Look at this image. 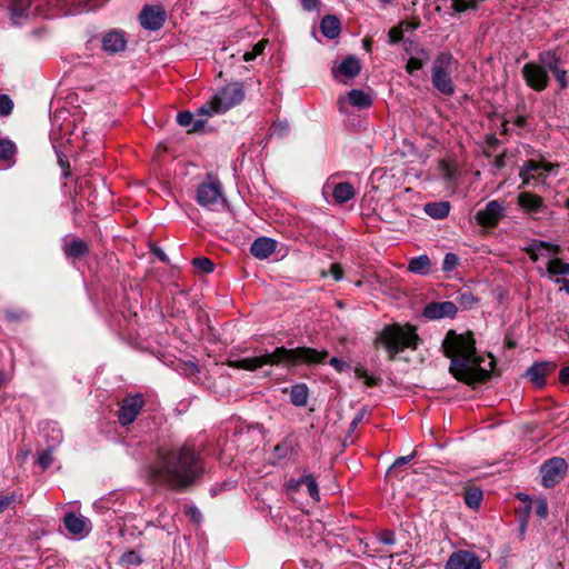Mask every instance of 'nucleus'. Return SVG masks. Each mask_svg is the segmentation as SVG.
Returning <instances> with one entry per match:
<instances>
[{"label":"nucleus","instance_id":"obj_19","mask_svg":"<svg viewBox=\"0 0 569 569\" xmlns=\"http://www.w3.org/2000/svg\"><path fill=\"white\" fill-rule=\"evenodd\" d=\"M518 204L529 213H537L543 208V199L536 193L525 191L519 193Z\"/></svg>","mask_w":569,"mask_h":569},{"label":"nucleus","instance_id":"obj_55","mask_svg":"<svg viewBox=\"0 0 569 569\" xmlns=\"http://www.w3.org/2000/svg\"><path fill=\"white\" fill-rule=\"evenodd\" d=\"M182 370L187 376H194L199 372V367L192 361H187L183 363Z\"/></svg>","mask_w":569,"mask_h":569},{"label":"nucleus","instance_id":"obj_64","mask_svg":"<svg viewBox=\"0 0 569 569\" xmlns=\"http://www.w3.org/2000/svg\"><path fill=\"white\" fill-rule=\"evenodd\" d=\"M559 381L565 386L569 385V366L559 371Z\"/></svg>","mask_w":569,"mask_h":569},{"label":"nucleus","instance_id":"obj_41","mask_svg":"<svg viewBox=\"0 0 569 569\" xmlns=\"http://www.w3.org/2000/svg\"><path fill=\"white\" fill-rule=\"evenodd\" d=\"M22 496L17 493H11L7 496H0V515L4 512L11 505L21 502Z\"/></svg>","mask_w":569,"mask_h":569},{"label":"nucleus","instance_id":"obj_39","mask_svg":"<svg viewBox=\"0 0 569 569\" xmlns=\"http://www.w3.org/2000/svg\"><path fill=\"white\" fill-rule=\"evenodd\" d=\"M355 373L357 378H363L365 383L368 387H376L381 382V379L379 377L369 376L363 367H356Z\"/></svg>","mask_w":569,"mask_h":569},{"label":"nucleus","instance_id":"obj_3","mask_svg":"<svg viewBox=\"0 0 569 569\" xmlns=\"http://www.w3.org/2000/svg\"><path fill=\"white\" fill-rule=\"evenodd\" d=\"M329 353L326 350H317L310 347H297L288 349L277 347L271 352L252 358H243L228 361L229 367L254 371L263 366L298 367L302 365L312 366L325 362Z\"/></svg>","mask_w":569,"mask_h":569},{"label":"nucleus","instance_id":"obj_32","mask_svg":"<svg viewBox=\"0 0 569 569\" xmlns=\"http://www.w3.org/2000/svg\"><path fill=\"white\" fill-rule=\"evenodd\" d=\"M30 6V0H10L9 10L11 12L12 20L17 22V19L26 17Z\"/></svg>","mask_w":569,"mask_h":569},{"label":"nucleus","instance_id":"obj_47","mask_svg":"<svg viewBox=\"0 0 569 569\" xmlns=\"http://www.w3.org/2000/svg\"><path fill=\"white\" fill-rule=\"evenodd\" d=\"M535 512L541 519L548 517V503L546 499L541 498L535 502Z\"/></svg>","mask_w":569,"mask_h":569},{"label":"nucleus","instance_id":"obj_7","mask_svg":"<svg viewBox=\"0 0 569 569\" xmlns=\"http://www.w3.org/2000/svg\"><path fill=\"white\" fill-rule=\"evenodd\" d=\"M567 469L568 465L561 457H552L545 461L540 467L542 486L545 488H553L565 478Z\"/></svg>","mask_w":569,"mask_h":569},{"label":"nucleus","instance_id":"obj_2","mask_svg":"<svg viewBox=\"0 0 569 569\" xmlns=\"http://www.w3.org/2000/svg\"><path fill=\"white\" fill-rule=\"evenodd\" d=\"M442 351L450 359L449 372L456 380L475 386L491 378L496 360L489 355L490 369L481 367L485 359L477 355L476 340L471 331L457 333L455 330H449L442 341Z\"/></svg>","mask_w":569,"mask_h":569},{"label":"nucleus","instance_id":"obj_46","mask_svg":"<svg viewBox=\"0 0 569 569\" xmlns=\"http://www.w3.org/2000/svg\"><path fill=\"white\" fill-rule=\"evenodd\" d=\"M453 8L457 12H463L477 8L476 0H453Z\"/></svg>","mask_w":569,"mask_h":569},{"label":"nucleus","instance_id":"obj_11","mask_svg":"<svg viewBox=\"0 0 569 569\" xmlns=\"http://www.w3.org/2000/svg\"><path fill=\"white\" fill-rule=\"evenodd\" d=\"M521 72L526 84L530 89L541 92L548 88L550 78L543 66L528 62L522 67Z\"/></svg>","mask_w":569,"mask_h":569},{"label":"nucleus","instance_id":"obj_50","mask_svg":"<svg viewBox=\"0 0 569 569\" xmlns=\"http://www.w3.org/2000/svg\"><path fill=\"white\" fill-rule=\"evenodd\" d=\"M413 458H415V452H412L411 455L405 456V457L397 458L395 460V462L392 463V466L389 468L387 475L391 473L395 469L409 463Z\"/></svg>","mask_w":569,"mask_h":569},{"label":"nucleus","instance_id":"obj_58","mask_svg":"<svg viewBox=\"0 0 569 569\" xmlns=\"http://www.w3.org/2000/svg\"><path fill=\"white\" fill-rule=\"evenodd\" d=\"M543 244L545 246L542 247V251H546L547 253L557 256L561 252V248L558 244H553L547 241H543Z\"/></svg>","mask_w":569,"mask_h":569},{"label":"nucleus","instance_id":"obj_8","mask_svg":"<svg viewBox=\"0 0 569 569\" xmlns=\"http://www.w3.org/2000/svg\"><path fill=\"white\" fill-rule=\"evenodd\" d=\"M120 408L117 411V418L121 426L131 425L144 406V399L141 393L128 395L120 401Z\"/></svg>","mask_w":569,"mask_h":569},{"label":"nucleus","instance_id":"obj_31","mask_svg":"<svg viewBox=\"0 0 569 569\" xmlns=\"http://www.w3.org/2000/svg\"><path fill=\"white\" fill-rule=\"evenodd\" d=\"M483 499L482 490L478 487H469L465 490L463 500L471 509H478Z\"/></svg>","mask_w":569,"mask_h":569},{"label":"nucleus","instance_id":"obj_25","mask_svg":"<svg viewBox=\"0 0 569 569\" xmlns=\"http://www.w3.org/2000/svg\"><path fill=\"white\" fill-rule=\"evenodd\" d=\"M309 399V388L306 383H296L290 388V402L296 407H305Z\"/></svg>","mask_w":569,"mask_h":569},{"label":"nucleus","instance_id":"obj_33","mask_svg":"<svg viewBox=\"0 0 569 569\" xmlns=\"http://www.w3.org/2000/svg\"><path fill=\"white\" fill-rule=\"evenodd\" d=\"M305 485L307 487L309 496L315 500H320V493L318 483L312 475H303L300 477L299 480H297L295 488H298L299 486Z\"/></svg>","mask_w":569,"mask_h":569},{"label":"nucleus","instance_id":"obj_40","mask_svg":"<svg viewBox=\"0 0 569 569\" xmlns=\"http://www.w3.org/2000/svg\"><path fill=\"white\" fill-rule=\"evenodd\" d=\"M543 241L541 240H533L526 249L525 251L529 256V258L532 261H538L539 254L542 252Z\"/></svg>","mask_w":569,"mask_h":569},{"label":"nucleus","instance_id":"obj_15","mask_svg":"<svg viewBox=\"0 0 569 569\" xmlns=\"http://www.w3.org/2000/svg\"><path fill=\"white\" fill-rule=\"evenodd\" d=\"M458 308L452 301L430 302L423 309V317L429 320H437L442 318H455Z\"/></svg>","mask_w":569,"mask_h":569},{"label":"nucleus","instance_id":"obj_9","mask_svg":"<svg viewBox=\"0 0 569 569\" xmlns=\"http://www.w3.org/2000/svg\"><path fill=\"white\" fill-rule=\"evenodd\" d=\"M197 201L200 206L214 209L218 204H224L221 183L218 179L202 182L197 190Z\"/></svg>","mask_w":569,"mask_h":569},{"label":"nucleus","instance_id":"obj_24","mask_svg":"<svg viewBox=\"0 0 569 569\" xmlns=\"http://www.w3.org/2000/svg\"><path fill=\"white\" fill-rule=\"evenodd\" d=\"M356 196V190L350 182H339L333 187L332 198L339 203H346Z\"/></svg>","mask_w":569,"mask_h":569},{"label":"nucleus","instance_id":"obj_43","mask_svg":"<svg viewBox=\"0 0 569 569\" xmlns=\"http://www.w3.org/2000/svg\"><path fill=\"white\" fill-rule=\"evenodd\" d=\"M459 263V258L456 253H446L442 262V270L446 272L452 271Z\"/></svg>","mask_w":569,"mask_h":569},{"label":"nucleus","instance_id":"obj_56","mask_svg":"<svg viewBox=\"0 0 569 569\" xmlns=\"http://www.w3.org/2000/svg\"><path fill=\"white\" fill-rule=\"evenodd\" d=\"M26 313L23 311H14V310H7L6 311V318L8 321L16 322L23 319Z\"/></svg>","mask_w":569,"mask_h":569},{"label":"nucleus","instance_id":"obj_52","mask_svg":"<svg viewBox=\"0 0 569 569\" xmlns=\"http://www.w3.org/2000/svg\"><path fill=\"white\" fill-rule=\"evenodd\" d=\"M58 163L63 169V177L64 178L69 177L71 174V171H70V163H69L68 158L64 154L59 153L58 154Z\"/></svg>","mask_w":569,"mask_h":569},{"label":"nucleus","instance_id":"obj_49","mask_svg":"<svg viewBox=\"0 0 569 569\" xmlns=\"http://www.w3.org/2000/svg\"><path fill=\"white\" fill-rule=\"evenodd\" d=\"M184 513L186 516H188L193 522H200L201 521V512L200 510L193 506V505H188L184 507Z\"/></svg>","mask_w":569,"mask_h":569},{"label":"nucleus","instance_id":"obj_22","mask_svg":"<svg viewBox=\"0 0 569 569\" xmlns=\"http://www.w3.org/2000/svg\"><path fill=\"white\" fill-rule=\"evenodd\" d=\"M63 523L67 530L76 536H82L87 530V521L82 516H77L74 512L64 515Z\"/></svg>","mask_w":569,"mask_h":569},{"label":"nucleus","instance_id":"obj_20","mask_svg":"<svg viewBox=\"0 0 569 569\" xmlns=\"http://www.w3.org/2000/svg\"><path fill=\"white\" fill-rule=\"evenodd\" d=\"M361 71L360 60L353 56H348L339 64L337 69L332 70L335 78H338V73L346 76L347 78H355Z\"/></svg>","mask_w":569,"mask_h":569},{"label":"nucleus","instance_id":"obj_27","mask_svg":"<svg viewBox=\"0 0 569 569\" xmlns=\"http://www.w3.org/2000/svg\"><path fill=\"white\" fill-rule=\"evenodd\" d=\"M541 169V162L527 160L520 169L519 176L522 179V186L528 184L531 179H539L542 173H533Z\"/></svg>","mask_w":569,"mask_h":569},{"label":"nucleus","instance_id":"obj_26","mask_svg":"<svg viewBox=\"0 0 569 569\" xmlns=\"http://www.w3.org/2000/svg\"><path fill=\"white\" fill-rule=\"evenodd\" d=\"M417 53L418 57H411L406 64V71L409 74H413L415 71L422 69L430 59L429 51L425 48H418Z\"/></svg>","mask_w":569,"mask_h":569},{"label":"nucleus","instance_id":"obj_37","mask_svg":"<svg viewBox=\"0 0 569 569\" xmlns=\"http://www.w3.org/2000/svg\"><path fill=\"white\" fill-rule=\"evenodd\" d=\"M192 266L200 273H210L214 269V263L206 257H197L192 260Z\"/></svg>","mask_w":569,"mask_h":569},{"label":"nucleus","instance_id":"obj_36","mask_svg":"<svg viewBox=\"0 0 569 569\" xmlns=\"http://www.w3.org/2000/svg\"><path fill=\"white\" fill-rule=\"evenodd\" d=\"M547 271L550 276L569 274V263L560 258H553L548 262Z\"/></svg>","mask_w":569,"mask_h":569},{"label":"nucleus","instance_id":"obj_6","mask_svg":"<svg viewBox=\"0 0 569 569\" xmlns=\"http://www.w3.org/2000/svg\"><path fill=\"white\" fill-rule=\"evenodd\" d=\"M453 57L450 52H440L433 60L431 68V81L433 87L443 96L451 97L455 93L450 69Z\"/></svg>","mask_w":569,"mask_h":569},{"label":"nucleus","instance_id":"obj_5","mask_svg":"<svg viewBox=\"0 0 569 569\" xmlns=\"http://www.w3.org/2000/svg\"><path fill=\"white\" fill-rule=\"evenodd\" d=\"M246 97L242 82H232L221 88L211 100L198 109L199 114L222 113L238 106Z\"/></svg>","mask_w":569,"mask_h":569},{"label":"nucleus","instance_id":"obj_4","mask_svg":"<svg viewBox=\"0 0 569 569\" xmlns=\"http://www.w3.org/2000/svg\"><path fill=\"white\" fill-rule=\"evenodd\" d=\"M419 336L416 328L407 325L405 328L399 323H392L383 327L377 335L373 346L376 349L383 347L388 352V359L393 361L398 353L405 349L416 350L419 343Z\"/></svg>","mask_w":569,"mask_h":569},{"label":"nucleus","instance_id":"obj_29","mask_svg":"<svg viewBox=\"0 0 569 569\" xmlns=\"http://www.w3.org/2000/svg\"><path fill=\"white\" fill-rule=\"evenodd\" d=\"M17 153V146L8 138L0 139V161L8 162L9 164L14 163V157Z\"/></svg>","mask_w":569,"mask_h":569},{"label":"nucleus","instance_id":"obj_16","mask_svg":"<svg viewBox=\"0 0 569 569\" xmlns=\"http://www.w3.org/2000/svg\"><path fill=\"white\" fill-rule=\"evenodd\" d=\"M62 252L67 259L78 260L89 256L90 249L87 241L72 237L63 240Z\"/></svg>","mask_w":569,"mask_h":569},{"label":"nucleus","instance_id":"obj_1","mask_svg":"<svg viewBox=\"0 0 569 569\" xmlns=\"http://www.w3.org/2000/svg\"><path fill=\"white\" fill-rule=\"evenodd\" d=\"M204 472L201 452L193 445L160 447L156 461L148 466L150 483L183 491L194 486Z\"/></svg>","mask_w":569,"mask_h":569},{"label":"nucleus","instance_id":"obj_53","mask_svg":"<svg viewBox=\"0 0 569 569\" xmlns=\"http://www.w3.org/2000/svg\"><path fill=\"white\" fill-rule=\"evenodd\" d=\"M289 449V443L287 441H283L274 447V453L278 458H284L288 455Z\"/></svg>","mask_w":569,"mask_h":569},{"label":"nucleus","instance_id":"obj_51","mask_svg":"<svg viewBox=\"0 0 569 569\" xmlns=\"http://www.w3.org/2000/svg\"><path fill=\"white\" fill-rule=\"evenodd\" d=\"M379 541L383 545H393L396 542L395 532L391 530H382L379 535Z\"/></svg>","mask_w":569,"mask_h":569},{"label":"nucleus","instance_id":"obj_45","mask_svg":"<svg viewBox=\"0 0 569 569\" xmlns=\"http://www.w3.org/2000/svg\"><path fill=\"white\" fill-rule=\"evenodd\" d=\"M389 42L391 44L398 43L403 40V24H398L391 28L388 32Z\"/></svg>","mask_w":569,"mask_h":569},{"label":"nucleus","instance_id":"obj_60","mask_svg":"<svg viewBox=\"0 0 569 569\" xmlns=\"http://www.w3.org/2000/svg\"><path fill=\"white\" fill-rule=\"evenodd\" d=\"M506 159H507V151H503L502 153L498 154L495 158L493 167L498 170L502 169L506 166Z\"/></svg>","mask_w":569,"mask_h":569},{"label":"nucleus","instance_id":"obj_44","mask_svg":"<svg viewBox=\"0 0 569 569\" xmlns=\"http://www.w3.org/2000/svg\"><path fill=\"white\" fill-rule=\"evenodd\" d=\"M550 71L555 76V79L558 82L560 90H565L568 87L567 71L565 69H561L560 67Z\"/></svg>","mask_w":569,"mask_h":569},{"label":"nucleus","instance_id":"obj_13","mask_svg":"<svg viewBox=\"0 0 569 569\" xmlns=\"http://www.w3.org/2000/svg\"><path fill=\"white\" fill-rule=\"evenodd\" d=\"M128 39L123 30L113 29L106 32L101 38V49L110 56L123 52L127 48Z\"/></svg>","mask_w":569,"mask_h":569},{"label":"nucleus","instance_id":"obj_30","mask_svg":"<svg viewBox=\"0 0 569 569\" xmlns=\"http://www.w3.org/2000/svg\"><path fill=\"white\" fill-rule=\"evenodd\" d=\"M425 211L428 216L435 219H443L449 214V202H430L425 206Z\"/></svg>","mask_w":569,"mask_h":569},{"label":"nucleus","instance_id":"obj_57","mask_svg":"<svg viewBox=\"0 0 569 569\" xmlns=\"http://www.w3.org/2000/svg\"><path fill=\"white\" fill-rule=\"evenodd\" d=\"M330 274L333 277L335 280L339 281L343 277V269L339 263H332L330 266Z\"/></svg>","mask_w":569,"mask_h":569},{"label":"nucleus","instance_id":"obj_12","mask_svg":"<svg viewBox=\"0 0 569 569\" xmlns=\"http://www.w3.org/2000/svg\"><path fill=\"white\" fill-rule=\"evenodd\" d=\"M505 217V208L497 201L491 200L486 208L476 213V221L485 228H495Z\"/></svg>","mask_w":569,"mask_h":569},{"label":"nucleus","instance_id":"obj_38","mask_svg":"<svg viewBox=\"0 0 569 569\" xmlns=\"http://www.w3.org/2000/svg\"><path fill=\"white\" fill-rule=\"evenodd\" d=\"M120 561L123 565L137 567L142 563V557L139 552L134 550H129L121 556Z\"/></svg>","mask_w":569,"mask_h":569},{"label":"nucleus","instance_id":"obj_28","mask_svg":"<svg viewBox=\"0 0 569 569\" xmlns=\"http://www.w3.org/2000/svg\"><path fill=\"white\" fill-rule=\"evenodd\" d=\"M348 99L350 104L358 109H367L372 106L371 97L362 90L352 89L348 92Z\"/></svg>","mask_w":569,"mask_h":569},{"label":"nucleus","instance_id":"obj_23","mask_svg":"<svg viewBox=\"0 0 569 569\" xmlns=\"http://www.w3.org/2000/svg\"><path fill=\"white\" fill-rule=\"evenodd\" d=\"M431 260L427 254L413 257L408 263V271L416 274L427 276L431 272Z\"/></svg>","mask_w":569,"mask_h":569},{"label":"nucleus","instance_id":"obj_48","mask_svg":"<svg viewBox=\"0 0 569 569\" xmlns=\"http://www.w3.org/2000/svg\"><path fill=\"white\" fill-rule=\"evenodd\" d=\"M53 461V458H52V453H51V450H44L38 458V465L42 468V469H48L51 463Z\"/></svg>","mask_w":569,"mask_h":569},{"label":"nucleus","instance_id":"obj_59","mask_svg":"<svg viewBox=\"0 0 569 569\" xmlns=\"http://www.w3.org/2000/svg\"><path fill=\"white\" fill-rule=\"evenodd\" d=\"M329 363H330V366H332V367H333L338 372H342V371L345 370V368H346V367H348V366H347V363H346L343 360H341V359H339V358H337V357H332V358L330 359Z\"/></svg>","mask_w":569,"mask_h":569},{"label":"nucleus","instance_id":"obj_42","mask_svg":"<svg viewBox=\"0 0 569 569\" xmlns=\"http://www.w3.org/2000/svg\"><path fill=\"white\" fill-rule=\"evenodd\" d=\"M13 109V101L8 94H0V117H8Z\"/></svg>","mask_w":569,"mask_h":569},{"label":"nucleus","instance_id":"obj_21","mask_svg":"<svg viewBox=\"0 0 569 569\" xmlns=\"http://www.w3.org/2000/svg\"><path fill=\"white\" fill-rule=\"evenodd\" d=\"M321 33L327 39H336L341 32V22L338 17L333 14H326L320 22Z\"/></svg>","mask_w":569,"mask_h":569},{"label":"nucleus","instance_id":"obj_10","mask_svg":"<svg viewBox=\"0 0 569 569\" xmlns=\"http://www.w3.org/2000/svg\"><path fill=\"white\" fill-rule=\"evenodd\" d=\"M138 20L144 30L158 31L167 20V12L161 4H144L138 16Z\"/></svg>","mask_w":569,"mask_h":569},{"label":"nucleus","instance_id":"obj_61","mask_svg":"<svg viewBox=\"0 0 569 569\" xmlns=\"http://www.w3.org/2000/svg\"><path fill=\"white\" fill-rule=\"evenodd\" d=\"M477 301V299L470 293V292H467V293H462L460 296V303L463 305V306H471L472 303H475Z\"/></svg>","mask_w":569,"mask_h":569},{"label":"nucleus","instance_id":"obj_17","mask_svg":"<svg viewBox=\"0 0 569 569\" xmlns=\"http://www.w3.org/2000/svg\"><path fill=\"white\" fill-rule=\"evenodd\" d=\"M557 369V365L550 361H542L533 363L527 371V376L530 378L531 382L538 387L542 388L546 385V377L552 373Z\"/></svg>","mask_w":569,"mask_h":569},{"label":"nucleus","instance_id":"obj_14","mask_svg":"<svg viewBox=\"0 0 569 569\" xmlns=\"http://www.w3.org/2000/svg\"><path fill=\"white\" fill-rule=\"evenodd\" d=\"M446 569H481L479 558L466 550L453 552L446 563Z\"/></svg>","mask_w":569,"mask_h":569},{"label":"nucleus","instance_id":"obj_62","mask_svg":"<svg viewBox=\"0 0 569 569\" xmlns=\"http://www.w3.org/2000/svg\"><path fill=\"white\" fill-rule=\"evenodd\" d=\"M151 251L160 261H162L164 263L169 262L168 256L164 253V251L161 248L152 247Z\"/></svg>","mask_w":569,"mask_h":569},{"label":"nucleus","instance_id":"obj_63","mask_svg":"<svg viewBox=\"0 0 569 569\" xmlns=\"http://www.w3.org/2000/svg\"><path fill=\"white\" fill-rule=\"evenodd\" d=\"M300 2L306 11L316 10L319 4V0H300Z\"/></svg>","mask_w":569,"mask_h":569},{"label":"nucleus","instance_id":"obj_18","mask_svg":"<svg viewBox=\"0 0 569 569\" xmlns=\"http://www.w3.org/2000/svg\"><path fill=\"white\" fill-rule=\"evenodd\" d=\"M276 240L267 237H260L251 243L250 252L257 259H267L276 251Z\"/></svg>","mask_w":569,"mask_h":569},{"label":"nucleus","instance_id":"obj_35","mask_svg":"<svg viewBox=\"0 0 569 569\" xmlns=\"http://www.w3.org/2000/svg\"><path fill=\"white\" fill-rule=\"evenodd\" d=\"M177 122L181 127H188L190 124H193L192 129L189 130V132H197L202 130L203 128V121L197 120L193 122V114L190 111H181L177 114Z\"/></svg>","mask_w":569,"mask_h":569},{"label":"nucleus","instance_id":"obj_54","mask_svg":"<svg viewBox=\"0 0 569 569\" xmlns=\"http://www.w3.org/2000/svg\"><path fill=\"white\" fill-rule=\"evenodd\" d=\"M367 413V409L366 408H362L360 409L356 416L353 417L351 423H350V431H353L358 425L363 420L365 416Z\"/></svg>","mask_w":569,"mask_h":569},{"label":"nucleus","instance_id":"obj_34","mask_svg":"<svg viewBox=\"0 0 569 569\" xmlns=\"http://www.w3.org/2000/svg\"><path fill=\"white\" fill-rule=\"evenodd\" d=\"M539 60L543 63L545 68L548 70H553L561 64V57L556 50H547L539 53Z\"/></svg>","mask_w":569,"mask_h":569}]
</instances>
